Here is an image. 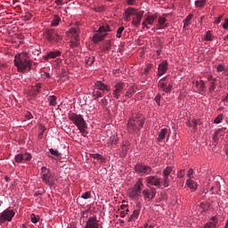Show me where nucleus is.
Listing matches in <instances>:
<instances>
[{
	"mask_svg": "<svg viewBox=\"0 0 228 228\" xmlns=\"http://www.w3.org/2000/svg\"><path fill=\"white\" fill-rule=\"evenodd\" d=\"M217 72H224L225 76H228L227 70L225 69V66L224 64H219L216 68Z\"/></svg>",
	"mask_w": 228,
	"mask_h": 228,
	"instance_id": "obj_35",
	"label": "nucleus"
},
{
	"mask_svg": "<svg viewBox=\"0 0 228 228\" xmlns=\"http://www.w3.org/2000/svg\"><path fill=\"white\" fill-rule=\"evenodd\" d=\"M30 221L32 222V224H37V222H38V216H37V215L35 214H31Z\"/></svg>",
	"mask_w": 228,
	"mask_h": 228,
	"instance_id": "obj_50",
	"label": "nucleus"
},
{
	"mask_svg": "<svg viewBox=\"0 0 228 228\" xmlns=\"http://www.w3.org/2000/svg\"><path fill=\"white\" fill-rule=\"evenodd\" d=\"M215 88H216V78H212V82H210L209 92H215Z\"/></svg>",
	"mask_w": 228,
	"mask_h": 228,
	"instance_id": "obj_37",
	"label": "nucleus"
},
{
	"mask_svg": "<svg viewBox=\"0 0 228 228\" xmlns=\"http://www.w3.org/2000/svg\"><path fill=\"white\" fill-rule=\"evenodd\" d=\"M28 53L23 52L14 57V65L18 69V72H28L31 70V61L28 59Z\"/></svg>",
	"mask_w": 228,
	"mask_h": 228,
	"instance_id": "obj_2",
	"label": "nucleus"
},
{
	"mask_svg": "<svg viewBox=\"0 0 228 228\" xmlns=\"http://www.w3.org/2000/svg\"><path fill=\"white\" fill-rule=\"evenodd\" d=\"M108 31H111V29L110 28V25H105V26H102L99 28L98 29V33L94 34L93 37V41L94 42V44H97V42H102V40H104V38L106 37V33H108Z\"/></svg>",
	"mask_w": 228,
	"mask_h": 228,
	"instance_id": "obj_7",
	"label": "nucleus"
},
{
	"mask_svg": "<svg viewBox=\"0 0 228 228\" xmlns=\"http://www.w3.org/2000/svg\"><path fill=\"white\" fill-rule=\"evenodd\" d=\"M91 158H93V159H98V161H101V163H104V161H105L104 157H102V155H101L99 153L92 154Z\"/></svg>",
	"mask_w": 228,
	"mask_h": 228,
	"instance_id": "obj_28",
	"label": "nucleus"
},
{
	"mask_svg": "<svg viewBox=\"0 0 228 228\" xmlns=\"http://www.w3.org/2000/svg\"><path fill=\"white\" fill-rule=\"evenodd\" d=\"M143 178L139 179L135 184L134 187L129 189L128 195L130 199H134V200H138L140 199V196L142 195V190L143 189Z\"/></svg>",
	"mask_w": 228,
	"mask_h": 228,
	"instance_id": "obj_3",
	"label": "nucleus"
},
{
	"mask_svg": "<svg viewBox=\"0 0 228 228\" xmlns=\"http://www.w3.org/2000/svg\"><path fill=\"white\" fill-rule=\"evenodd\" d=\"M158 22L159 24L157 25V27L159 28V29H165V28H168V23H167L166 18L159 17L158 19Z\"/></svg>",
	"mask_w": 228,
	"mask_h": 228,
	"instance_id": "obj_17",
	"label": "nucleus"
},
{
	"mask_svg": "<svg viewBox=\"0 0 228 228\" xmlns=\"http://www.w3.org/2000/svg\"><path fill=\"white\" fill-rule=\"evenodd\" d=\"M161 186H164V188L170 186V176L163 175V179L161 178Z\"/></svg>",
	"mask_w": 228,
	"mask_h": 228,
	"instance_id": "obj_20",
	"label": "nucleus"
},
{
	"mask_svg": "<svg viewBox=\"0 0 228 228\" xmlns=\"http://www.w3.org/2000/svg\"><path fill=\"white\" fill-rule=\"evenodd\" d=\"M142 27L143 28H146L147 29H149L150 28H149V26H147V24H148V22L144 20V21H142Z\"/></svg>",
	"mask_w": 228,
	"mask_h": 228,
	"instance_id": "obj_60",
	"label": "nucleus"
},
{
	"mask_svg": "<svg viewBox=\"0 0 228 228\" xmlns=\"http://www.w3.org/2000/svg\"><path fill=\"white\" fill-rule=\"evenodd\" d=\"M155 102H157L158 106H159V104H161V94H157L155 96Z\"/></svg>",
	"mask_w": 228,
	"mask_h": 228,
	"instance_id": "obj_52",
	"label": "nucleus"
},
{
	"mask_svg": "<svg viewBox=\"0 0 228 228\" xmlns=\"http://www.w3.org/2000/svg\"><path fill=\"white\" fill-rule=\"evenodd\" d=\"M133 94H134V89H133V87L129 88L126 94H125V97H127L128 99H131V97H133Z\"/></svg>",
	"mask_w": 228,
	"mask_h": 228,
	"instance_id": "obj_39",
	"label": "nucleus"
},
{
	"mask_svg": "<svg viewBox=\"0 0 228 228\" xmlns=\"http://www.w3.org/2000/svg\"><path fill=\"white\" fill-rule=\"evenodd\" d=\"M50 153L52 154V156H55L56 158H61V153H60L58 150L50 149Z\"/></svg>",
	"mask_w": 228,
	"mask_h": 228,
	"instance_id": "obj_41",
	"label": "nucleus"
},
{
	"mask_svg": "<svg viewBox=\"0 0 228 228\" xmlns=\"http://www.w3.org/2000/svg\"><path fill=\"white\" fill-rule=\"evenodd\" d=\"M143 124H145V116L141 113L134 114L127 123L128 133L130 134L138 133L143 127Z\"/></svg>",
	"mask_w": 228,
	"mask_h": 228,
	"instance_id": "obj_1",
	"label": "nucleus"
},
{
	"mask_svg": "<svg viewBox=\"0 0 228 228\" xmlns=\"http://www.w3.org/2000/svg\"><path fill=\"white\" fill-rule=\"evenodd\" d=\"M126 90V83L118 82L112 87V97L114 99H120L122 95H124V92Z\"/></svg>",
	"mask_w": 228,
	"mask_h": 228,
	"instance_id": "obj_8",
	"label": "nucleus"
},
{
	"mask_svg": "<svg viewBox=\"0 0 228 228\" xmlns=\"http://www.w3.org/2000/svg\"><path fill=\"white\" fill-rule=\"evenodd\" d=\"M197 88L200 92H204V90H206V83H204L202 80H200V85Z\"/></svg>",
	"mask_w": 228,
	"mask_h": 228,
	"instance_id": "obj_42",
	"label": "nucleus"
},
{
	"mask_svg": "<svg viewBox=\"0 0 228 228\" xmlns=\"http://www.w3.org/2000/svg\"><path fill=\"white\" fill-rule=\"evenodd\" d=\"M168 70V62L167 61H162L158 67V76H163Z\"/></svg>",
	"mask_w": 228,
	"mask_h": 228,
	"instance_id": "obj_14",
	"label": "nucleus"
},
{
	"mask_svg": "<svg viewBox=\"0 0 228 228\" xmlns=\"http://www.w3.org/2000/svg\"><path fill=\"white\" fill-rule=\"evenodd\" d=\"M13 216H15V211L10 209L4 210L0 215V224H4V222H12Z\"/></svg>",
	"mask_w": 228,
	"mask_h": 228,
	"instance_id": "obj_11",
	"label": "nucleus"
},
{
	"mask_svg": "<svg viewBox=\"0 0 228 228\" xmlns=\"http://www.w3.org/2000/svg\"><path fill=\"white\" fill-rule=\"evenodd\" d=\"M60 22H61V18H60V16L58 15H53V19L51 22V26H53V28H56V26H58Z\"/></svg>",
	"mask_w": 228,
	"mask_h": 228,
	"instance_id": "obj_22",
	"label": "nucleus"
},
{
	"mask_svg": "<svg viewBox=\"0 0 228 228\" xmlns=\"http://www.w3.org/2000/svg\"><path fill=\"white\" fill-rule=\"evenodd\" d=\"M138 216H140V209H135V210H134L133 214L131 215L128 222H134V220H136V218H138Z\"/></svg>",
	"mask_w": 228,
	"mask_h": 228,
	"instance_id": "obj_26",
	"label": "nucleus"
},
{
	"mask_svg": "<svg viewBox=\"0 0 228 228\" xmlns=\"http://www.w3.org/2000/svg\"><path fill=\"white\" fill-rule=\"evenodd\" d=\"M167 133H168V129L162 128L159 134L158 141L163 142V140H165V136H167Z\"/></svg>",
	"mask_w": 228,
	"mask_h": 228,
	"instance_id": "obj_19",
	"label": "nucleus"
},
{
	"mask_svg": "<svg viewBox=\"0 0 228 228\" xmlns=\"http://www.w3.org/2000/svg\"><path fill=\"white\" fill-rule=\"evenodd\" d=\"M152 69V64H147L146 68L144 69V74H148Z\"/></svg>",
	"mask_w": 228,
	"mask_h": 228,
	"instance_id": "obj_53",
	"label": "nucleus"
},
{
	"mask_svg": "<svg viewBox=\"0 0 228 228\" xmlns=\"http://www.w3.org/2000/svg\"><path fill=\"white\" fill-rule=\"evenodd\" d=\"M188 127H193V132L197 131V123L195 122V119L189 120L187 122Z\"/></svg>",
	"mask_w": 228,
	"mask_h": 228,
	"instance_id": "obj_30",
	"label": "nucleus"
},
{
	"mask_svg": "<svg viewBox=\"0 0 228 228\" xmlns=\"http://www.w3.org/2000/svg\"><path fill=\"white\" fill-rule=\"evenodd\" d=\"M193 175V169H189L188 173H187V176L189 177V179H191V176Z\"/></svg>",
	"mask_w": 228,
	"mask_h": 228,
	"instance_id": "obj_57",
	"label": "nucleus"
},
{
	"mask_svg": "<svg viewBox=\"0 0 228 228\" xmlns=\"http://www.w3.org/2000/svg\"><path fill=\"white\" fill-rule=\"evenodd\" d=\"M42 132L38 134L39 140H42L44 138V131H45V126H41Z\"/></svg>",
	"mask_w": 228,
	"mask_h": 228,
	"instance_id": "obj_55",
	"label": "nucleus"
},
{
	"mask_svg": "<svg viewBox=\"0 0 228 228\" xmlns=\"http://www.w3.org/2000/svg\"><path fill=\"white\" fill-rule=\"evenodd\" d=\"M55 3L58 5H61V4H63V0H56Z\"/></svg>",
	"mask_w": 228,
	"mask_h": 228,
	"instance_id": "obj_62",
	"label": "nucleus"
},
{
	"mask_svg": "<svg viewBox=\"0 0 228 228\" xmlns=\"http://www.w3.org/2000/svg\"><path fill=\"white\" fill-rule=\"evenodd\" d=\"M47 101L49 102V106H53L55 107L58 104V97H56L55 95H50L47 98Z\"/></svg>",
	"mask_w": 228,
	"mask_h": 228,
	"instance_id": "obj_18",
	"label": "nucleus"
},
{
	"mask_svg": "<svg viewBox=\"0 0 228 228\" xmlns=\"http://www.w3.org/2000/svg\"><path fill=\"white\" fill-rule=\"evenodd\" d=\"M186 184L191 190H197V183H195L193 180L188 179Z\"/></svg>",
	"mask_w": 228,
	"mask_h": 228,
	"instance_id": "obj_27",
	"label": "nucleus"
},
{
	"mask_svg": "<svg viewBox=\"0 0 228 228\" xmlns=\"http://www.w3.org/2000/svg\"><path fill=\"white\" fill-rule=\"evenodd\" d=\"M58 56H61V52H49L47 55L44 56V60H45V61H49V60H54L55 58H58Z\"/></svg>",
	"mask_w": 228,
	"mask_h": 228,
	"instance_id": "obj_16",
	"label": "nucleus"
},
{
	"mask_svg": "<svg viewBox=\"0 0 228 228\" xmlns=\"http://www.w3.org/2000/svg\"><path fill=\"white\" fill-rule=\"evenodd\" d=\"M134 171L139 175H151V173L152 172V167L151 166H147L145 164L139 163L135 165Z\"/></svg>",
	"mask_w": 228,
	"mask_h": 228,
	"instance_id": "obj_10",
	"label": "nucleus"
},
{
	"mask_svg": "<svg viewBox=\"0 0 228 228\" xmlns=\"http://www.w3.org/2000/svg\"><path fill=\"white\" fill-rule=\"evenodd\" d=\"M177 177H179V179H183V177H184V169H182L177 173Z\"/></svg>",
	"mask_w": 228,
	"mask_h": 228,
	"instance_id": "obj_54",
	"label": "nucleus"
},
{
	"mask_svg": "<svg viewBox=\"0 0 228 228\" xmlns=\"http://www.w3.org/2000/svg\"><path fill=\"white\" fill-rule=\"evenodd\" d=\"M223 120H224V114H220V115H218V116L215 118L214 124H220Z\"/></svg>",
	"mask_w": 228,
	"mask_h": 228,
	"instance_id": "obj_45",
	"label": "nucleus"
},
{
	"mask_svg": "<svg viewBox=\"0 0 228 228\" xmlns=\"http://www.w3.org/2000/svg\"><path fill=\"white\" fill-rule=\"evenodd\" d=\"M94 88H97L98 90L103 92V94H104L105 92H110V90H111V88H110V87L108 86V85H106V84H104V83H102V82H101V81L95 82V84H94Z\"/></svg>",
	"mask_w": 228,
	"mask_h": 228,
	"instance_id": "obj_15",
	"label": "nucleus"
},
{
	"mask_svg": "<svg viewBox=\"0 0 228 228\" xmlns=\"http://www.w3.org/2000/svg\"><path fill=\"white\" fill-rule=\"evenodd\" d=\"M206 4V0H197L195 2V5L198 7V8H203V6Z\"/></svg>",
	"mask_w": 228,
	"mask_h": 228,
	"instance_id": "obj_43",
	"label": "nucleus"
},
{
	"mask_svg": "<svg viewBox=\"0 0 228 228\" xmlns=\"http://www.w3.org/2000/svg\"><path fill=\"white\" fill-rule=\"evenodd\" d=\"M191 19H193V14H189L184 20H183V28H188L190 24H191Z\"/></svg>",
	"mask_w": 228,
	"mask_h": 228,
	"instance_id": "obj_25",
	"label": "nucleus"
},
{
	"mask_svg": "<svg viewBox=\"0 0 228 228\" xmlns=\"http://www.w3.org/2000/svg\"><path fill=\"white\" fill-rule=\"evenodd\" d=\"M156 19H158V15L157 14H153L151 16H147L145 20H146V22H148V24L150 26H152L154 24V20H156Z\"/></svg>",
	"mask_w": 228,
	"mask_h": 228,
	"instance_id": "obj_24",
	"label": "nucleus"
},
{
	"mask_svg": "<svg viewBox=\"0 0 228 228\" xmlns=\"http://www.w3.org/2000/svg\"><path fill=\"white\" fill-rule=\"evenodd\" d=\"M223 28H224V29H228V18L224 20Z\"/></svg>",
	"mask_w": 228,
	"mask_h": 228,
	"instance_id": "obj_58",
	"label": "nucleus"
},
{
	"mask_svg": "<svg viewBox=\"0 0 228 228\" xmlns=\"http://www.w3.org/2000/svg\"><path fill=\"white\" fill-rule=\"evenodd\" d=\"M45 37L48 42H60L61 40V35L54 28L47 29L45 32Z\"/></svg>",
	"mask_w": 228,
	"mask_h": 228,
	"instance_id": "obj_9",
	"label": "nucleus"
},
{
	"mask_svg": "<svg viewBox=\"0 0 228 228\" xmlns=\"http://www.w3.org/2000/svg\"><path fill=\"white\" fill-rule=\"evenodd\" d=\"M41 178L47 186H54V175H53L49 168L41 167Z\"/></svg>",
	"mask_w": 228,
	"mask_h": 228,
	"instance_id": "obj_4",
	"label": "nucleus"
},
{
	"mask_svg": "<svg viewBox=\"0 0 228 228\" xmlns=\"http://www.w3.org/2000/svg\"><path fill=\"white\" fill-rule=\"evenodd\" d=\"M40 88H42V84H37L36 86H34L32 87V92L35 95H37V94H39L40 92Z\"/></svg>",
	"mask_w": 228,
	"mask_h": 228,
	"instance_id": "obj_33",
	"label": "nucleus"
},
{
	"mask_svg": "<svg viewBox=\"0 0 228 228\" xmlns=\"http://www.w3.org/2000/svg\"><path fill=\"white\" fill-rule=\"evenodd\" d=\"M172 173V167H167V168H165L163 170V175H166V176H170V174Z\"/></svg>",
	"mask_w": 228,
	"mask_h": 228,
	"instance_id": "obj_44",
	"label": "nucleus"
},
{
	"mask_svg": "<svg viewBox=\"0 0 228 228\" xmlns=\"http://www.w3.org/2000/svg\"><path fill=\"white\" fill-rule=\"evenodd\" d=\"M124 29H126L123 26L119 27L117 30L116 37L122 38V33H124Z\"/></svg>",
	"mask_w": 228,
	"mask_h": 228,
	"instance_id": "obj_38",
	"label": "nucleus"
},
{
	"mask_svg": "<svg viewBox=\"0 0 228 228\" xmlns=\"http://www.w3.org/2000/svg\"><path fill=\"white\" fill-rule=\"evenodd\" d=\"M127 4L133 5L134 4V0H127Z\"/></svg>",
	"mask_w": 228,
	"mask_h": 228,
	"instance_id": "obj_64",
	"label": "nucleus"
},
{
	"mask_svg": "<svg viewBox=\"0 0 228 228\" xmlns=\"http://www.w3.org/2000/svg\"><path fill=\"white\" fill-rule=\"evenodd\" d=\"M162 92H165V94H170L172 92V85L169 84L168 86H166Z\"/></svg>",
	"mask_w": 228,
	"mask_h": 228,
	"instance_id": "obj_49",
	"label": "nucleus"
},
{
	"mask_svg": "<svg viewBox=\"0 0 228 228\" xmlns=\"http://www.w3.org/2000/svg\"><path fill=\"white\" fill-rule=\"evenodd\" d=\"M93 95L95 97V99H99L100 97H102V95H104V93L100 89L96 88L95 86H94Z\"/></svg>",
	"mask_w": 228,
	"mask_h": 228,
	"instance_id": "obj_21",
	"label": "nucleus"
},
{
	"mask_svg": "<svg viewBox=\"0 0 228 228\" xmlns=\"http://www.w3.org/2000/svg\"><path fill=\"white\" fill-rule=\"evenodd\" d=\"M142 19H143V11L138 12V13L133 17V26H134V28H139L140 24L142 23Z\"/></svg>",
	"mask_w": 228,
	"mask_h": 228,
	"instance_id": "obj_13",
	"label": "nucleus"
},
{
	"mask_svg": "<svg viewBox=\"0 0 228 228\" xmlns=\"http://www.w3.org/2000/svg\"><path fill=\"white\" fill-rule=\"evenodd\" d=\"M68 37H71L69 45L70 47H79V28L77 27L71 28L67 32Z\"/></svg>",
	"mask_w": 228,
	"mask_h": 228,
	"instance_id": "obj_5",
	"label": "nucleus"
},
{
	"mask_svg": "<svg viewBox=\"0 0 228 228\" xmlns=\"http://www.w3.org/2000/svg\"><path fill=\"white\" fill-rule=\"evenodd\" d=\"M94 61H95V57H86V64L88 65L89 67H92L94 65Z\"/></svg>",
	"mask_w": 228,
	"mask_h": 228,
	"instance_id": "obj_31",
	"label": "nucleus"
},
{
	"mask_svg": "<svg viewBox=\"0 0 228 228\" xmlns=\"http://www.w3.org/2000/svg\"><path fill=\"white\" fill-rule=\"evenodd\" d=\"M68 118L69 120L73 122V124L77 126V129L86 126V121H85V118H83L81 114L70 112L68 114Z\"/></svg>",
	"mask_w": 228,
	"mask_h": 228,
	"instance_id": "obj_6",
	"label": "nucleus"
},
{
	"mask_svg": "<svg viewBox=\"0 0 228 228\" xmlns=\"http://www.w3.org/2000/svg\"><path fill=\"white\" fill-rule=\"evenodd\" d=\"M125 13H127L128 15H136V13H138V10L133 8V7H129L125 11Z\"/></svg>",
	"mask_w": 228,
	"mask_h": 228,
	"instance_id": "obj_29",
	"label": "nucleus"
},
{
	"mask_svg": "<svg viewBox=\"0 0 228 228\" xmlns=\"http://www.w3.org/2000/svg\"><path fill=\"white\" fill-rule=\"evenodd\" d=\"M125 20H126V22H129V20H131V15H129L128 13H126Z\"/></svg>",
	"mask_w": 228,
	"mask_h": 228,
	"instance_id": "obj_59",
	"label": "nucleus"
},
{
	"mask_svg": "<svg viewBox=\"0 0 228 228\" xmlns=\"http://www.w3.org/2000/svg\"><path fill=\"white\" fill-rule=\"evenodd\" d=\"M204 40L207 42H213V36L211 35V31H207Z\"/></svg>",
	"mask_w": 228,
	"mask_h": 228,
	"instance_id": "obj_40",
	"label": "nucleus"
},
{
	"mask_svg": "<svg viewBox=\"0 0 228 228\" xmlns=\"http://www.w3.org/2000/svg\"><path fill=\"white\" fill-rule=\"evenodd\" d=\"M158 86L163 92V90H165V87L167 86V84L164 83L163 81L159 80V84H158Z\"/></svg>",
	"mask_w": 228,
	"mask_h": 228,
	"instance_id": "obj_51",
	"label": "nucleus"
},
{
	"mask_svg": "<svg viewBox=\"0 0 228 228\" xmlns=\"http://www.w3.org/2000/svg\"><path fill=\"white\" fill-rule=\"evenodd\" d=\"M195 123H196V127L198 126H200L202 124V122L200 121V119H195Z\"/></svg>",
	"mask_w": 228,
	"mask_h": 228,
	"instance_id": "obj_61",
	"label": "nucleus"
},
{
	"mask_svg": "<svg viewBox=\"0 0 228 228\" xmlns=\"http://www.w3.org/2000/svg\"><path fill=\"white\" fill-rule=\"evenodd\" d=\"M14 159H15L16 163H22L24 161L22 153L16 155Z\"/></svg>",
	"mask_w": 228,
	"mask_h": 228,
	"instance_id": "obj_46",
	"label": "nucleus"
},
{
	"mask_svg": "<svg viewBox=\"0 0 228 228\" xmlns=\"http://www.w3.org/2000/svg\"><path fill=\"white\" fill-rule=\"evenodd\" d=\"M22 157H23V161H31V159L33 158V156H31V153L29 152L22 153Z\"/></svg>",
	"mask_w": 228,
	"mask_h": 228,
	"instance_id": "obj_36",
	"label": "nucleus"
},
{
	"mask_svg": "<svg viewBox=\"0 0 228 228\" xmlns=\"http://www.w3.org/2000/svg\"><path fill=\"white\" fill-rule=\"evenodd\" d=\"M221 20H222V16H220L216 20V24H220Z\"/></svg>",
	"mask_w": 228,
	"mask_h": 228,
	"instance_id": "obj_63",
	"label": "nucleus"
},
{
	"mask_svg": "<svg viewBox=\"0 0 228 228\" xmlns=\"http://www.w3.org/2000/svg\"><path fill=\"white\" fill-rule=\"evenodd\" d=\"M147 186H156V188H161V178L158 175H150L145 178Z\"/></svg>",
	"mask_w": 228,
	"mask_h": 228,
	"instance_id": "obj_12",
	"label": "nucleus"
},
{
	"mask_svg": "<svg viewBox=\"0 0 228 228\" xmlns=\"http://www.w3.org/2000/svg\"><path fill=\"white\" fill-rule=\"evenodd\" d=\"M82 199H91L92 198V192L90 191H87L82 194Z\"/></svg>",
	"mask_w": 228,
	"mask_h": 228,
	"instance_id": "obj_48",
	"label": "nucleus"
},
{
	"mask_svg": "<svg viewBox=\"0 0 228 228\" xmlns=\"http://www.w3.org/2000/svg\"><path fill=\"white\" fill-rule=\"evenodd\" d=\"M86 127H87L86 125H85L84 126H81L80 128H78L82 136H86V134H88V132H86Z\"/></svg>",
	"mask_w": 228,
	"mask_h": 228,
	"instance_id": "obj_47",
	"label": "nucleus"
},
{
	"mask_svg": "<svg viewBox=\"0 0 228 228\" xmlns=\"http://www.w3.org/2000/svg\"><path fill=\"white\" fill-rule=\"evenodd\" d=\"M110 49H111V42L106 41L102 48V53H110Z\"/></svg>",
	"mask_w": 228,
	"mask_h": 228,
	"instance_id": "obj_23",
	"label": "nucleus"
},
{
	"mask_svg": "<svg viewBox=\"0 0 228 228\" xmlns=\"http://www.w3.org/2000/svg\"><path fill=\"white\" fill-rule=\"evenodd\" d=\"M224 130H225V127L219 128L217 131L215 132L213 135L214 142H218V134H220L221 132H223Z\"/></svg>",
	"mask_w": 228,
	"mask_h": 228,
	"instance_id": "obj_32",
	"label": "nucleus"
},
{
	"mask_svg": "<svg viewBox=\"0 0 228 228\" xmlns=\"http://www.w3.org/2000/svg\"><path fill=\"white\" fill-rule=\"evenodd\" d=\"M150 193H151V199L152 200V199L156 197V190L154 188H151V191Z\"/></svg>",
	"mask_w": 228,
	"mask_h": 228,
	"instance_id": "obj_56",
	"label": "nucleus"
},
{
	"mask_svg": "<svg viewBox=\"0 0 228 228\" xmlns=\"http://www.w3.org/2000/svg\"><path fill=\"white\" fill-rule=\"evenodd\" d=\"M142 195H143L145 200H151V192L149 191V189L143 190L142 191Z\"/></svg>",
	"mask_w": 228,
	"mask_h": 228,
	"instance_id": "obj_34",
	"label": "nucleus"
}]
</instances>
